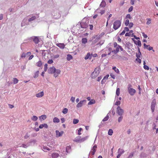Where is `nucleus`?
<instances>
[{
    "instance_id": "obj_1",
    "label": "nucleus",
    "mask_w": 158,
    "mask_h": 158,
    "mask_svg": "<svg viewBox=\"0 0 158 158\" xmlns=\"http://www.w3.org/2000/svg\"><path fill=\"white\" fill-rule=\"evenodd\" d=\"M100 71V68H96L94 71L91 74V77L93 78H95L99 75Z\"/></svg>"
},
{
    "instance_id": "obj_2",
    "label": "nucleus",
    "mask_w": 158,
    "mask_h": 158,
    "mask_svg": "<svg viewBox=\"0 0 158 158\" xmlns=\"http://www.w3.org/2000/svg\"><path fill=\"white\" fill-rule=\"evenodd\" d=\"M36 140L33 139H31L30 142L27 143V144H23V147L25 148H26L28 146L30 145H34L36 143Z\"/></svg>"
},
{
    "instance_id": "obj_3",
    "label": "nucleus",
    "mask_w": 158,
    "mask_h": 158,
    "mask_svg": "<svg viewBox=\"0 0 158 158\" xmlns=\"http://www.w3.org/2000/svg\"><path fill=\"white\" fill-rule=\"evenodd\" d=\"M121 24V22L120 20H116L114 23L113 28L115 30H116L120 27Z\"/></svg>"
},
{
    "instance_id": "obj_4",
    "label": "nucleus",
    "mask_w": 158,
    "mask_h": 158,
    "mask_svg": "<svg viewBox=\"0 0 158 158\" xmlns=\"http://www.w3.org/2000/svg\"><path fill=\"white\" fill-rule=\"evenodd\" d=\"M131 85H129L128 87V91L131 96L133 95L136 92V90L134 89L131 88Z\"/></svg>"
},
{
    "instance_id": "obj_5",
    "label": "nucleus",
    "mask_w": 158,
    "mask_h": 158,
    "mask_svg": "<svg viewBox=\"0 0 158 158\" xmlns=\"http://www.w3.org/2000/svg\"><path fill=\"white\" fill-rule=\"evenodd\" d=\"M156 103V100L154 99L152 100L151 104V109L152 112H154L155 110Z\"/></svg>"
},
{
    "instance_id": "obj_6",
    "label": "nucleus",
    "mask_w": 158,
    "mask_h": 158,
    "mask_svg": "<svg viewBox=\"0 0 158 158\" xmlns=\"http://www.w3.org/2000/svg\"><path fill=\"white\" fill-rule=\"evenodd\" d=\"M117 113L120 116H122L124 113V110L120 107L118 106L117 108Z\"/></svg>"
},
{
    "instance_id": "obj_7",
    "label": "nucleus",
    "mask_w": 158,
    "mask_h": 158,
    "mask_svg": "<svg viewBox=\"0 0 158 158\" xmlns=\"http://www.w3.org/2000/svg\"><path fill=\"white\" fill-rule=\"evenodd\" d=\"M116 48V50H114L112 51V52H113L115 54H116L119 52V49H120L121 51H122L123 49L119 45H118Z\"/></svg>"
},
{
    "instance_id": "obj_8",
    "label": "nucleus",
    "mask_w": 158,
    "mask_h": 158,
    "mask_svg": "<svg viewBox=\"0 0 158 158\" xmlns=\"http://www.w3.org/2000/svg\"><path fill=\"white\" fill-rule=\"evenodd\" d=\"M56 69L54 67L52 66V67H50L48 70V72L50 74H53L55 73V72Z\"/></svg>"
},
{
    "instance_id": "obj_9",
    "label": "nucleus",
    "mask_w": 158,
    "mask_h": 158,
    "mask_svg": "<svg viewBox=\"0 0 158 158\" xmlns=\"http://www.w3.org/2000/svg\"><path fill=\"white\" fill-rule=\"evenodd\" d=\"M97 148V146L96 145H94L92 148V151L90 152V154H91L92 155H93L95 153L96 151V148Z\"/></svg>"
},
{
    "instance_id": "obj_10",
    "label": "nucleus",
    "mask_w": 158,
    "mask_h": 158,
    "mask_svg": "<svg viewBox=\"0 0 158 158\" xmlns=\"http://www.w3.org/2000/svg\"><path fill=\"white\" fill-rule=\"evenodd\" d=\"M61 72L60 70L59 69H56L55 72L54 73V76L55 77H56L58 75L60 74Z\"/></svg>"
},
{
    "instance_id": "obj_11",
    "label": "nucleus",
    "mask_w": 158,
    "mask_h": 158,
    "mask_svg": "<svg viewBox=\"0 0 158 158\" xmlns=\"http://www.w3.org/2000/svg\"><path fill=\"white\" fill-rule=\"evenodd\" d=\"M86 100H84L82 101H81L80 102L78 103L77 105V108H79L81 107L83 105V103L84 102H86Z\"/></svg>"
},
{
    "instance_id": "obj_12",
    "label": "nucleus",
    "mask_w": 158,
    "mask_h": 158,
    "mask_svg": "<svg viewBox=\"0 0 158 158\" xmlns=\"http://www.w3.org/2000/svg\"><path fill=\"white\" fill-rule=\"evenodd\" d=\"M66 151L64 152V153H63L64 154H66V152L67 153H69L71 152V147L70 146H67L65 148Z\"/></svg>"
},
{
    "instance_id": "obj_13",
    "label": "nucleus",
    "mask_w": 158,
    "mask_h": 158,
    "mask_svg": "<svg viewBox=\"0 0 158 158\" xmlns=\"http://www.w3.org/2000/svg\"><path fill=\"white\" fill-rule=\"evenodd\" d=\"M56 45L61 49H63L65 47V45L64 43H57Z\"/></svg>"
},
{
    "instance_id": "obj_14",
    "label": "nucleus",
    "mask_w": 158,
    "mask_h": 158,
    "mask_svg": "<svg viewBox=\"0 0 158 158\" xmlns=\"http://www.w3.org/2000/svg\"><path fill=\"white\" fill-rule=\"evenodd\" d=\"M85 139H76L74 140L73 141L77 143H81L85 141Z\"/></svg>"
},
{
    "instance_id": "obj_15",
    "label": "nucleus",
    "mask_w": 158,
    "mask_h": 158,
    "mask_svg": "<svg viewBox=\"0 0 158 158\" xmlns=\"http://www.w3.org/2000/svg\"><path fill=\"white\" fill-rule=\"evenodd\" d=\"M44 95V93L43 91H41L38 94H36L35 96L37 98H41Z\"/></svg>"
},
{
    "instance_id": "obj_16",
    "label": "nucleus",
    "mask_w": 158,
    "mask_h": 158,
    "mask_svg": "<svg viewBox=\"0 0 158 158\" xmlns=\"http://www.w3.org/2000/svg\"><path fill=\"white\" fill-rule=\"evenodd\" d=\"M33 41L35 44H37L39 42L40 40L38 37L35 36L33 38Z\"/></svg>"
},
{
    "instance_id": "obj_17",
    "label": "nucleus",
    "mask_w": 158,
    "mask_h": 158,
    "mask_svg": "<svg viewBox=\"0 0 158 158\" xmlns=\"http://www.w3.org/2000/svg\"><path fill=\"white\" fill-rule=\"evenodd\" d=\"M43 127L47 128H48V126L47 124L44 123V124H40L39 126V128L40 129H42L43 128Z\"/></svg>"
},
{
    "instance_id": "obj_18",
    "label": "nucleus",
    "mask_w": 158,
    "mask_h": 158,
    "mask_svg": "<svg viewBox=\"0 0 158 158\" xmlns=\"http://www.w3.org/2000/svg\"><path fill=\"white\" fill-rule=\"evenodd\" d=\"M59 156V154L57 153H53L52 154V158H57Z\"/></svg>"
},
{
    "instance_id": "obj_19",
    "label": "nucleus",
    "mask_w": 158,
    "mask_h": 158,
    "mask_svg": "<svg viewBox=\"0 0 158 158\" xmlns=\"http://www.w3.org/2000/svg\"><path fill=\"white\" fill-rule=\"evenodd\" d=\"M47 117L45 115H43L39 117L40 119V120H43L46 119Z\"/></svg>"
},
{
    "instance_id": "obj_20",
    "label": "nucleus",
    "mask_w": 158,
    "mask_h": 158,
    "mask_svg": "<svg viewBox=\"0 0 158 158\" xmlns=\"http://www.w3.org/2000/svg\"><path fill=\"white\" fill-rule=\"evenodd\" d=\"M42 65V62L41 60H39L36 64V65L38 67H40Z\"/></svg>"
},
{
    "instance_id": "obj_21",
    "label": "nucleus",
    "mask_w": 158,
    "mask_h": 158,
    "mask_svg": "<svg viewBox=\"0 0 158 158\" xmlns=\"http://www.w3.org/2000/svg\"><path fill=\"white\" fill-rule=\"evenodd\" d=\"M39 73V71H37L34 73V76H33L34 78H36L38 77Z\"/></svg>"
},
{
    "instance_id": "obj_22",
    "label": "nucleus",
    "mask_w": 158,
    "mask_h": 158,
    "mask_svg": "<svg viewBox=\"0 0 158 158\" xmlns=\"http://www.w3.org/2000/svg\"><path fill=\"white\" fill-rule=\"evenodd\" d=\"M124 152V151L122 149L119 148L118 150V153L119 154L122 155Z\"/></svg>"
},
{
    "instance_id": "obj_23",
    "label": "nucleus",
    "mask_w": 158,
    "mask_h": 158,
    "mask_svg": "<svg viewBox=\"0 0 158 158\" xmlns=\"http://www.w3.org/2000/svg\"><path fill=\"white\" fill-rule=\"evenodd\" d=\"M135 43L136 45H138L139 47H140L141 45V41L139 40L135 41Z\"/></svg>"
},
{
    "instance_id": "obj_24",
    "label": "nucleus",
    "mask_w": 158,
    "mask_h": 158,
    "mask_svg": "<svg viewBox=\"0 0 158 158\" xmlns=\"http://www.w3.org/2000/svg\"><path fill=\"white\" fill-rule=\"evenodd\" d=\"M91 56L89 53H88L86 56L85 57V60H87L89 58L91 59Z\"/></svg>"
},
{
    "instance_id": "obj_25",
    "label": "nucleus",
    "mask_w": 158,
    "mask_h": 158,
    "mask_svg": "<svg viewBox=\"0 0 158 158\" xmlns=\"http://www.w3.org/2000/svg\"><path fill=\"white\" fill-rule=\"evenodd\" d=\"M112 69L113 70H114V71L116 73L118 74L119 73V69H118L116 68V67L114 66V67H113L112 68Z\"/></svg>"
},
{
    "instance_id": "obj_26",
    "label": "nucleus",
    "mask_w": 158,
    "mask_h": 158,
    "mask_svg": "<svg viewBox=\"0 0 158 158\" xmlns=\"http://www.w3.org/2000/svg\"><path fill=\"white\" fill-rule=\"evenodd\" d=\"M53 122L55 123H58L60 122L59 119L57 117H55L53 119Z\"/></svg>"
},
{
    "instance_id": "obj_27",
    "label": "nucleus",
    "mask_w": 158,
    "mask_h": 158,
    "mask_svg": "<svg viewBox=\"0 0 158 158\" xmlns=\"http://www.w3.org/2000/svg\"><path fill=\"white\" fill-rule=\"evenodd\" d=\"M82 43L84 44H85L87 42V40L86 38H83L81 40Z\"/></svg>"
},
{
    "instance_id": "obj_28",
    "label": "nucleus",
    "mask_w": 158,
    "mask_h": 158,
    "mask_svg": "<svg viewBox=\"0 0 158 158\" xmlns=\"http://www.w3.org/2000/svg\"><path fill=\"white\" fill-rule=\"evenodd\" d=\"M73 59V57L70 54H68L67 56V59L68 60H70Z\"/></svg>"
},
{
    "instance_id": "obj_29",
    "label": "nucleus",
    "mask_w": 158,
    "mask_h": 158,
    "mask_svg": "<svg viewBox=\"0 0 158 158\" xmlns=\"http://www.w3.org/2000/svg\"><path fill=\"white\" fill-rule=\"evenodd\" d=\"M106 5V3L105 1H102L100 4V6L102 7H104Z\"/></svg>"
},
{
    "instance_id": "obj_30",
    "label": "nucleus",
    "mask_w": 158,
    "mask_h": 158,
    "mask_svg": "<svg viewBox=\"0 0 158 158\" xmlns=\"http://www.w3.org/2000/svg\"><path fill=\"white\" fill-rule=\"evenodd\" d=\"M95 103V101L94 99H92L88 103V105L94 104Z\"/></svg>"
},
{
    "instance_id": "obj_31",
    "label": "nucleus",
    "mask_w": 158,
    "mask_h": 158,
    "mask_svg": "<svg viewBox=\"0 0 158 158\" xmlns=\"http://www.w3.org/2000/svg\"><path fill=\"white\" fill-rule=\"evenodd\" d=\"M56 136L58 137L61 136V133L59 131L56 130Z\"/></svg>"
},
{
    "instance_id": "obj_32",
    "label": "nucleus",
    "mask_w": 158,
    "mask_h": 158,
    "mask_svg": "<svg viewBox=\"0 0 158 158\" xmlns=\"http://www.w3.org/2000/svg\"><path fill=\"white\" fill-rule=\"evenodd\" d=\"M109 118V116L107 114L106 116L103 119L102 121L103 122H105L107 121Z\"/></svg>"
},
{
    "instance_id": "obj_33",
    "label": "nucleus",
    "mask_w": 158,
    "mask_h": 158,
    "mask_svg": "<svg viewBox=\"0 0 158 158\" xmlns=\"http://www.w3.org/2000/svg\"><path fill=\"white\" fill-rule=\"evenodd\" d=\"M120 89L119 88H117L116 90V94L117 96H118L120 94Z\"/></svg>"
},
{
    "instance_id": "obj_34",
    "label": "nucleus",
    "mask_w": 158,
    "mask_h": 158,
    "mask_svg": "<svg viewBox=\"0 0 158 158\" xmlns=\"http://www.w3.org/2000/svg\"><path fill=\"white\" fill-rule=\"evenodd\" d=\"M68 109L66 108H64L63 109L62 112L64 114H67L68 112Z\"/></svg>"
},
{
    "instance_id": "obj_35",
    "label": "nucleus",
    "mask_w": 158,
    "mask_h": 158,
    "mask_svg": "<svg viewBox=\"0 0 158 158\" xmlns=\"http://www.w3.org/2000/svg\"><path fill=\"white\" fill-rule=\"evenodd\" d=\"M38 118V117L36 116H33V117L31 118L32 120L34 121H36L37 120Z\"/></svg>"
},
{
    "instance_id": "obj_36",
    "label": "nucleus",
    "mask_w": 158,
    "mask_h": 158,
    "mask_svg": "<svg viewBox=\"0 0 158 158\" xmlns=\"http://www.w3.org/2000/svg\"><path fill=\"white\" fill-rule=\"evenodd\" d=\"M79 120L78 119L74 118L73 119V123L74 124H75L79 122Z\"/></svg>"
},
{
    "instance_id": "obj_37",
    "label": "nucleus",
    "mask_w": 158,
    "mask_h": 158,
    "mask_svg": "<svg viewBox=\"0 0 158 158\" xmlns=\"http://www.w3.org/2000/svg\"><path fill=\"white\" fill-rule=\"evenodd\" d=\"M13 83L14 84H16L18 82L19 80L16 78H13Z\"/></svg>"
},
{
    "instance_id": "obj_38",
    "label": "nucleus",
    "mask_w": 158,
    "mask_h": 158,
    "mask_svg": "<svg viewBox=\"0 0 158 158\" xmlns=\"http://www.w3.org/2000/svg\"><path fill=\"white\" fill-rule=\"evenodd\" d=\"M113 133V131L112 129H110L108 132V134L110 135H112Z\"/></svg>"
},
{
    "instance_id": "obj_39",
    "label": "nucleus",
    "mask_w": 158,
    "mask_h": 158,
    "mask_svg": "<svg viewBox=\"0 0 158 158\" xmlns=\"http://www.w3.org/2000/svg\"><path fill=\"white\" fill-rule=\"evenodd\" d=\"M42 150L44 152H46V151H45V150H50V149L47 147L44 146L42 148Z\"/></svg>"
},
{
    "instance_id": "obj_40",
    "label": "nucleus",
    "mask_w": 158,
    "mask_h": 158,
    "mask_svg": "<svg viewBox=\"0 0 158 158\" xmlns=\"http://www.w3.org/2000/svg\"><path fill=\"white\" fill-rule=\"evenodd\" d=\"M125 24L126 26H127L129 23V21L128 19H127L125 22Z\"/></svg>"
},
{
    "instance_id": "obj_41",
    "label": "nucleus",
    "mask_w": 158,
    "mask_h": 158,
    "mask_svg": "<svg viewBox=\"0 0 158 158\" xmlns=\"http://www.w3.org/2000/svg\"><path fill=\"white\" fill-rule=\"evenodd\" d=\"M35 19H36V17L35 16L32 17L31 18L28 19V21H29V22H31V21L34 20Z\"/></svg>"
},
{
    "instance_id": "obj_42",
    "label": "nucleus",
    "mask_w": 158,
    "mask_h": 158,
    "mask_svg": "<svg viewBox=\"0 0 158 158\" xmlns=\"http://www.w3.org/2000/svg\"><path fill=\"white\" fill-rule=\"evenodd\" d=\"M147 21L146 22V24L147 25H149L151 23V20L149 18V19H147Z\"/></svg>"
},
{
    "instance_id": "obj_43",
    "label": "nucleus",
    "mask_w": 158,
    "mask_h": 158,
    "mask_svg": "<svg viewBox=\"0 0 158 158\" xmlns=\"http://www.w3.org/2000/svg\"><path fill=\"white\" fill-rule=\"evenodd\" d=\"M81 27L82 28H86L88 27V26L86 24L83 25L82 23L81 24Z\"/></svg>"
},
{
    "instance_id": "obj_44",
    "label": "nucleus",
    "mask_w": 158,
    "mask_h": 158,
    "mask_svg": "<svg viewBox=\"0 0 158 158\" xmlns=\"http://www.w3.org/2000/svg\"><path fill=\"white\" fill-rule=\"evenodd\" d=\"M48 69V64H46L44 65V71L45 72H46Z\"/></svg>"
},
{
    "instance_id": "obj_45",
    "label": "nucleus",
    "mask_w": 158,
    "mask_h": 158,
    "mask_svg": "<svg viewBox=\"0 0 158 158\" xmlns=\"http://www.w3.org/2000/svg\"><path fill=\"white\" fill-rule=\"evenodd\" d=\"M123 119V117L122 116V115L120 116L118 118V122L119 123L121 122L122 121Z\"/></svg>"
},
{
    "instance_id": "obj_46",
    "label": "nucleus",
    "mask_w": 158,
    "mask_h": 158,
    "mask_svg": "<svg viewBox=\"0 0 158 158\" xmlns=\"http://www.w3.org/2000/svg\"><path fill=\"white\" fill-rule=\"evenodd\" d=\"M132 18V17L131 16V15L130 14H127L126 17H125V19H131Z\"/></svg>"
},
{
    "instance_id": "obj_47",
    "label": "nucleus",
    "mask_w": 158,
    "mask_h": 158,
    "mask_svg": "<svg viewBox=\"0 0 158 158\" xmlns=\"http://www.w3.org/2000/svg\"><path fill=\"white\" fill-rule=\"evenodd\" d=\"M139 54H136V56L137 58H139L140 57V55H141V52L140 51L139 49Z\"/></svg>"
},
{
    "instance_id": "obj_48",
    "label": "nucleus",
    "mask_w": 158,
    "mask_h": 158,
    "mask_svg": "<svg viewBox=\"0 0 158 158\" xmlns=\"http://www.w3.org/2000/svg\"><path fill=\"white\" fill-rule=\"evenodd\" d=\"M82 130V128H80L78 130V134L79 135H80L81 134V131Z\"/></svg>"
},
{
    "instance_id": "obj_49",
    "label": "nucleus",
    "mask_w": 158,
    "mask_h": 158,
    "mask_svg": "<svg viewBox=\"0 0 158 158\" xmlns=\"http://www.w3.org/2000/svg\"><path fill=\"white\" fill-rule=\"evenodd\" d=\"M144 68L146 70H148L149 69V68L147 65H145L143 66Z\"/></svg>"
},
{
    "instance_id": "obj_50",
    "label": "nucleus",
    "mask_w": 158,
    "mask_h": 158,
    "mask_svg": "<svg viewBox=\"0 0 158 158\" xmlns=\"http://www.w3.org/2000/svg\"><path fill=\"white\" fill-rule=\"evenodd\" d=\"M128 26L129 28H131L133 26V24L132 23H129V24H128Z\"/></svg>"
},
{
    "instance_id": "obj_51",
    "label": "nucleus",
    "mask_w": 158,
    "mask_h": 158,
    "mask_svg": "<svg viewBox=\"0 0 158 158\" xmlns=\"http://www.w3.org/2000/svg\"><path fill=\"white\" fill-rule=\"evenodd\" d=\"M120 102L119 101H118L115 102V105L118 106L120 105Z\"/></svg>"
},
{
    "instance_id": "obj_52",
    "label": "nucleus",
    "mask_w": 158,
    "mask_h": 158,
    "mask_svg": "<svg viewBox=\"0 0 158 158\" xmlns=\"http://www.w3.org/2000/svg\"><path fill=\"white\" fill-rule=\"evenodd\" d=\"M110 76L113 79H114L115 78V76L113 73H110Z\"/></svg>"
},
{
    "instance_id": "obj_53",
    "label": "nucleus",
    "mask_w": 158,
    "mask_h": 158,
    "mask_svg": "<svg viewBox=\"0 0 158 158\" xmlns=\"http://www.w3.org/2000/svg\"><path fill=\"white\" fill-rule=\"evenodd\" d=\"M53 61L52 59L49 60L48 61V63L49 64H51L53 63Z\"/></svg>"
},
{
    "instance_id": "obj_54",
    "label": "nucleus",
    "mask_w": 158,
    "mask_h": 158,
    "mask_svg": "<svg viewBox=\"0 0 158 158\" xmlns=\"http://www.w3.org/2000/svg\"><path fill=\"white\" fill-rule=\"evenodd\" d=\"M98 40H97V38H96V39L94 40L93 42H92V44H96L97 42L98 41Z\"/></svg>"
},
{
    "instance_id": "obj_55",
    "label": "nucleus",
    "mask_w": 158,
    "mask_h": 158,
    "mask_svg": "<svg viewBox=\"0 0 158 158\" xmlns=\"http://www.w3.org/2000/svg\"><path fill=\"white\" fill-rule=\"evenodd\" d=\"M142 35L143 37L144 38H146L148 37V36L147 35L145 34L144 33H142Z\"/></svg>"
},
{
    "instance_id": "obj_56",
    "label": "nucleus",
    "mask_w": 158,
    "mask_h": 158,
    "mask_svg": "<svg viewBox=\"0 0 158 158\" xmlns=\"http://www.w3.org/2000/svg\"><path fill=\"white\" fill-rule=\"evenodd\" d=\"M133 9V6H131L128 9V12H130Z\"/></svg>"
},
{
    "instance_id": "obj_57",
    "label": "nucleus",
    "mask_w": 158,
    "mask_h": 158,
    "mask_svg": "<svg viewBox=\"0 0 158 158\" xmlns=\"http://www.w3.org/2000/svg\"><path fill=\"white\" fill-rule=\"evenodd\" d=\"M136 60L137 61L138 63H139V64H140L141 63V60L139 59V58H137L136 59Z\"/></svg>"
},
{
    "instance_id": "obj_58",
    "label": "nucleus",
    "mask_w": 158,
    "mask_h": 158,
    "mask_svg": "<svg viewBox=\"0 0 158 158\" xmlns=\"http://www.w3.org/2000/svg\"><path fill=\"white\" fill-rule=\"evenodd\" d=\"M144 48H148V46H149V45H147L145 44H143Z\"/></svg>"
},
{
    "instance_id": "obj_59",
    "label": "nucleus",
    "mask_w": 158,
    "mask_h": 158,
    "mask_svg": "<svg viewBox=\"0 0 158 158\" xmlns=\"http://www.w3.org/2000/svg\"><path fill=\"white\" fill-rule=\"evenodd\" d=\"M26 56V55L24 53H23L21 55V57L22 58H24Z\"/></svg>"
},
{
    "instance_id": "obj_60",
    "label": "nucleus",
    "mask_w": 158,
    "mask_h": 158,
    "mask_svg": "<svg viewBox=\"0 0 158 158\" xmlns=\"http://www.w3.org/2000/svg\"><path fill=\"white\" fill-rule=\"evenodd\" d=\"M75 100V98L74 97H72L71 98V100L72 101V102H74Z\"/></svg>"
},
{
    "instance_id": "obj_61",
    "label": "nucleus",
    "mask_w": 158,
    "mask_h": 158,
    "mask_svg": "<svg viewBox=\"0 0 158 158\" xmlns=\"http://www.w3.org/2000/svg\"><path fill=\"white\" fill-rule=\"evenodd\" d=\"M113 149H114V147H113L111 149V156H113Z\"/></svg>"
},
{
    "instance_id": "obj_62",
    "label": "nucleus",
    "mask_w": 158,
    "mask_h": 158,
    "mask_svg": "<svg viewBox=\"0 0 158 158\" xmlns=\"http://www.w3.org/2000/svg\"><path fill=\"white\" fill-rule=\"evenodd\" d=\"M59 57V55L58 54H56L54 56V58H57Z\"/></svg>"
},
{
    "instance_id": "obj_63",
    "label": "nucleus",
    "mask_w": 158,
    "mask_h": 158,
    "mask_svg": "<svg viewBox=\"0 0 158 158\" xmlns=\"http://www.w3.org/2000/svg\"><path fill=\"white\" fill-rule=\"evenodd\" d=\"M96 36L97 37L96 38L97 39V40H100L102 37H100V35H97Z\"/></svg>"
},
{
    "instance_id": "obj_64",
    "label": "nucleus",
    "mask_w": 158,
    "mask_h": 158,
    "mask_svg": "<svg viewBox=\"0 0 158 158\" xmlns=\"http://www.w3.org/2000/svg\"><path fill=\"white\" fill-rule=\"evenodd\" d=\"M89 29L91 30H93V26L92 25H91V24H90L89 25Z\"/></svg>"
}]
</instances>
